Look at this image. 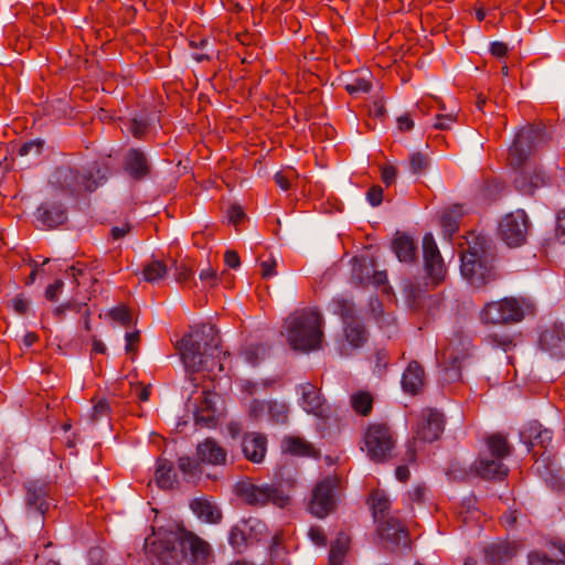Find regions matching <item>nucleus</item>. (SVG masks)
<instances>
[{
    "mask_svg": "<svg viewBox=\"0 0 565 565\" xmlns=\"http://www.w3.org/2000/svg\"><path fill=\"white\" fill-rule=\"evenodd\" d=\"M462 215L460 206H454L446 211L441 216V227L445 237H451L459 228L458 220Z\"/></svg>",
    "mask_w": 565,
    "mask_h": 565,
    "instance_id": "obj_34",
    "label": "nucleus"
},
{
    "mask_svg": "<svg viewBox=\"0 0 565 565\" xmlns=\"http://www.w3.org/2000/svg\"><path fill=\"white\" fill-rule=\"evenodd\" d=\"M529 564L530 565H565V561H554L552 558H548L545 554L534 552L529 555Z\"/></svg>",
    "mask_w": 565,
    "mask_h": 565,
    "instance_id": "obj_51",
    "label": "nucleus"
},
{
    "mask_svg": "<svg viewBox=\"0 0 565 565\" xmlns=\"http://www.w3.org/2000/svg\"><path fill=\"white\" fill-rule=\"evenodd\" d=\"M178 468L183 475L186 482H195L202 475L200 461H195L190 457H180L178 460Z\"/></svg>",
    "mask_w": 565,
    "mask_h": 565,
    "instance_id": "obj_36",
    "label": "nucleus"
},
{
    "mask_svg": "<svg viewBox=\"0 0 565 565\" xmlns=\"http://www.w3.org/2000/svg\"><path fill=\"white\" fill-rule=\"evenodd\" d=\"M193 271L190 265L182 263H174V278L178 282H183L190 279Z\"/></svg>",
    "mask_w": 565,
    "mask_h": 565,
    "instance_id": "obj_52",
    "label": "nucleus"
},
{
    "mask_svg": "<svg viewBox=\"0 0 565 565\" xmlns=\"http://www.w3.org/2000/svg\"><path fill=\"white\" fill-rule=\"evenodd\" d=\"M529 233V218L524 211L507 214L500 222L499 235L510 247L521 246Z\"/></svg>",
    "mask_w": 565,
    "mask_h": 565,
    "instance_id": "obj_13",
    "label": "nucleus"
},
{
    "mask_svg": "<svg viewBox=\"0 0 565 565\" xmlns=\"http://www.w3.org/2000/svg\"><path fill=\"white\" fill-rule=\"evenodd\" d=\"M228 541L235 551L241 552L243 547H245L247 544V536L245 534V531L241 529L238 525L234 526L231 530Z\"/></svg>",
    "mask_w": 565,
    "mask_h": 565,
    "instance_id": "obj_44",
    "label": "nucleus"
},
{
    "mask_svg": "<svg viewBox=\"0 0 565 565\" xmlns=\"http://www.w3.org/2000/svg\"><path fill=\"white\" fill-rule=\"evenodd\" d=\"M514 183L519 191H521L524 194H531L535 188H539L540 185L544 184V178L541 174H536L527 182L525 173L521 172L514 179Z\"/></svg>",
    "mask_w": 565,
    "mask_h": 565,
    "instance_id": "obj_40",
    "label": "nucleus"
},
{
    "mask_svg": "<svg viewBox=\"0 0 565 565\" xmlns=\"http://www.w3.org/2000/svg\"><path fill=\"white\" fill-rule=\"evenodd\" d=\"M364 447L369 458L376 462L387 460L395 446L393 434L384 424H373L366 429L363 438Z\"/></svg>",
    "mask_w": 565,
    "mask_h": 565,
    "instance_id": "obj_11",
    "label": "nucleus"
},
{
    "mask_svg": "<svg viewBox=\"0 0 565 565\" xmlns=\"http://www.w3.org/2000/svg\"><path fill=\"white\" fill-rule=\"evenodd\" d=\"M277 262L275 258L263 260L260 263L263 278H270L277 275L276 270Z\"/></svg>",
    "mask_w": 565,
    "mask_h": 565,
    "instance_id": "obj_58",
    "label": "nucleus"
},
{
    "mask_svg": "<svg viewBox=\"0 0 565 565\" xmlns=\"http://www.w3.org/2000/svg\"><path fill=\"white\" fill-rule=\"evenodd\" d=\"M216 395L203 392V398L194 414L195 423L202 427H213L216 424Z\"/></svg>",
    "mask_w": 565,
    "mask_h": 565,
    "instance_id": "obj_26",
    "label": "nucleus"
},
{
    "mask_svg": "<svg viewBox=\"0 0 565 565\" xmlns=\"http://www.w3.org/2000/svg\"><path fill=\"white\" fill-rule=\"evenodd\" d=\"M297 392L300 394V406L306 413L319 418H328L330 416V406L313 384L309 382L299 384Z\"/></svg>",
    "mask_w": 565,
    "mask_h": 565,
    "instance_id": "obj_16",
    "label": "nucleus"
},
{
    "mask_svg": "<svg viewBox=\"0 0 565 565\" xmlns=\"http://www.w3.org/2000/svg\"><path fill=\"white\" fill-rule=\"evenodd\" d=\"M167 273V265L162 260L152 259L145 266L142 276L146 281L156 282L162 279Z\"/></svg>",
    "mask_w": 565,
    "mask_h": 565,
    "instance_id": "obj_38",
    "label": "nucleus"
},
{
    "mask_svg": "<svg viewBox=\"0 0 565 565\" xmlns=\"http://www.w3.org/2000/svg\"><path fill=\"white\" fill-rule=\"evenodd\" d=\"M126 340V353L127 354H135L137 352V345L140 341V333L139 331L134 332H127L125 335Z\"/></svg>",
    "mask_w": 565,
    "mask_h": 565,
    "instance_id": "obj_53",
    "label": "nucleus"
},
{
    "mask_svg": "<svg viewBox=\"0 0 565 565\" xmlns=\"http://www.w3.org/2000/svg\"><path fill=\"white\" fill-rule=\"evenodd\" d=\"M53 182L71 194L83 191H94L106 179V173L97 164H92L87 170L79 174L70 167H60L56 169Z\"/></svg>",
    "mask_w": 565,
    "mask_h": 565,
    "instance_id": "obj_6",
    "label": "nucleus"
},
{
    "mask_svg": "<svg viewBox=\"0 0 565 565\" xmlns=\"http://www.w3.org/2000/svg\"><path fill=\"white\" fill-rule=\"evenodd\" d=\"M145 550L152 565H180L182 559L204 563L210 555L209 545L185 531L158 532L153 539H146Z\"/></svg>",
    "mask_w": 565,
    "mask_h": 565,
    "instance_id": "obj_1",
    "label": "nucleus"
},
{
    "mask_svg": "<svg viewBox=\"0 0 565 565\" xmlns=\"http://www.w3.org/2000/svg\"><path fill=\"white\" fill-rule=\"evenodd\" d=\"M444 430V416L436 409H425L416 428V438L423 441L436 440Z\"/></svg>",
    "mask_w": 565,
    "mask_h": 565,
    "instance_id": "obj_20",
    "label": "nucleus"
},
{
    "mask_svg": "<svg viewBox=\"0 0 565 565\" xmlns=\"http://www.w3.org/2000/svg\"><path fill=\"white\" fill-rule=\"evenodd\" d=\"M333 312L341 317L342 331L334 339V348L341 356H350L367 341L364 323L356 316L354 303L343 297L332 300Z\"/></svg>",
    "mask_w": 565,
    "mask_h": 565,
    "instance_id": "obj_5",
    "label": "nucleus"
},
{
    "mask_svg": "<svg viewBox=\"0 0 565 565\" xmlns=\"http://www.w3.org/2000/svg\"><path fill=\"white\" fill-rule=\"evenodd\" d=\"M110 413V406L106 399L97 401L92 409L90 420L93 423L99 420L103 417H107Z\"/></svg>",
    "mask_w": 565,
    "mask_h": 565,
    "instance_id": "obj_48",
    "label": "nucleus"
},
{
    "mask_svg": "<svg viewBox=\"0 0 565 565\" xmlns=\"http://www.w3.org/2000/svg\"><path fill=\"white\" fill-rule=\"evenodd\" d=\"M427 487L425 484H417L408 492V498L413 502L420 503L427 499Z\"/></svg>",
    "mask_w": 565,
    "mask_h": 565,
    "instance_id": "obj_54",
    "label": "nucleus"
},
{
    "mask_svg": "<svg viewBox=\"0 0 565 565\" xmlns=\"http://www.w3.org/2000/svg\"><path fill=\"white\" fill-rule=\"evenodd\" d=\"M236 493L247 504L253 507H264L267 503H273L278 508H285L290 501V498L274 484H257L250 480L238 482Z\"/></svg>",
    "mask_w": 565,
    "mask_h": 565,
    "instance_id": "obj_9",
    "label": "nucleus"
},
{
    "mask_svg": "<svg viewBox=\"0 0 565 565\" xmlns=\"http://www.w3.org/2000/svg\"><path fill=\"white\" fill-rule=\"evenodd\" d=\"M296 178L297 173L292 169L279 171L274 177L276 184L285 191L291 188V181Z\"/></svg>",
    "mask_w": 565,
    "mask_h": 565,
    "instance_id": "obj_46",
    "label": "nucleus"
},
{
    "mask_svg": "<svg viewBox=\"0 0 565 565\" xmlns=\"http://www.w3.org/2000/svg\"><path fill=\"white\" fill-rule=\"evenodd\" d=\"M51 486L41 480H32L25 483V507L29 513L32 511L43 515L49 509V495Z\"/></svg>",
    "mask_w": 565,
    "mask_h": 565,
    "instance_id": "obj_18",
    "label": "nucleus"
},
{
    "mask_svg": "<svg viewBox=\"0 0 565 565\" xmlns=\"http://www.w3.org/2000/svg\"><path fill=\"white\" fill-rule=\"evenodd\" d=\"M367 201L372 206H377L383 201V190L380 185L372 186L366 193Z\"/></svg>",
    "mask_w": 565,
    "mask_h": 565,
    "instance_id": "obj_57",
    "label": "nucleus"
},
{
    "mask_svg": "<svg viewBox=\"0 0 565 565\" xmlns=\"http://www.w3.org/2000/svg\"><path fill=\"white\" fill-rule=\"evenodd\" d=\"M374 521L381 522L387 519L391 501L384 491H375L370 498Z\"/></svg>",
    "mask_w": 565,
    "mask_h": 565,
    "instance_id": "obj_33",
    "label": "nucleus"
},
{
    "mask_svg": "<svg viewBox=\"0 0 565 565\" xmlns=\"http://www.w3.org/2000/svg\"><path fill=\"white\" fill-rule=\"evenodd\" d=\"M516 553V546L509 542H493L484 548L486 558L494 564L499 565L511 559Z\"/></svg>",
    "mask_w": 565,
    "mask_h": 565,
    "instance_id": "obj_27",
    "label": "nucleus"
},
{
    "mask_svg": "<svg viewBox=\"0 0 565 565\" xmlns=\"http://www.w3.org/2000/svg\"><path fill=\"white\" fill-rule=\"evenodd\" d=\"M467 244L461 253L460 271L471 286L480 288L495 279L492 244L480 235H472Z\"/></svg>",
    "mask_w": 565,
    "mask_h": 565,
    "instance_id": "obj_4",
    "label": "nucleus"
},
{
    "mask_svg": "<svg viewBox=\"0 0 565 565\" xmlns=\"http://www.w3.org/2000/svg\"><path fill=\"white\" fill-rule=\"evenodd\" d=\"M541 347L554 355H563L565 349V330L562 324H553L540 338Z\"/></svg>",
    "mask_w": 565,
    "mask_h": 565,
    "instance_id": "obj_24",
    "label": "nucleus"
},
{
    "mask_svg": "<svg viewBox=\"0 0 565 565\" xmlns=\"http://www.w3.org/2000/svg\"><path fill=\"white\" fill-rule=\"evenodd\" d=\"M36 218L47 228L56 227L63 224L66 218V210L61 203L44 202L36 210Z\"/></svg>",
    "mask_w": 565,
    "mask_h": 565,
    "instance_id": "obj_21",
    "label": "nucleus"
},
{
    "mask_svg": "<svg viewBox=\"0 0 565 565\" xmlns=\"http://www.w3.org/2000/svg\"><path fill=\"white\" fill-rule=\"evenodd\" d=\"M351 406L358 414L366 416L372 411L373 397L369 392L359 391L351 395Z\"/></svg>",
    "mask_w": 565,
    "mask_h": 565,
    "instance_id": "obj_37",
    "label": "nucleus"
},
{
    "mask_svg": "<svg viewBox=\"0 0 565 565\" xmlns=\"http://www.w3.org/2000/svg\"><path fill=\"white\" fill-rule=\"evenodd\" d=\"M218 332L212 324H201L185 334L179 345L180 356L189 372H213Z\"/></svg>",
    "mask_w": 565,
    "mask_h": 565,
    "instance_id": "obj_2",
    "label": "nucleus"
},
{
    "mask_svg": "<svg viewBox=\"0 0 565 565\" xmlns=\"http://www.w3.org/2000/svg\"><path fill=\"white\" fill-rule=\"evenodd\" d=\"M350 539L347 534L340 533L331 545L329 553V565H342L345 553L349 548Z\"/></svg>",
    "mask_w": 565,
    "mask_h": 565,
    "instance_id": "obj_35",
    "label": "nucleus"
},
{
    "mask_svg": "<svg viewBox=\"0 0 565 565\" xmlns=\"http://www.w3.org/2000/svg\"><path fill=\"white\" fill-rule=\"evenodd\" d=\"M267 408L273 420L278 424H285L287 422L288 408L286 404L274 401L267 404Z\"/></svg>",
    "mask_w": 565,
    "mask_h": 565,
    "instance_id": "obj_41",
    "label": "nucleus"
},
{
    "mask_svg": "<svg viewBox=\"0 0 565 565\" xmlns=\"http://www.w3.org/2000/svg\"><path fill=\"white\" fill-rule=\"evenodd\" d=\"M227 217L228 222L236 226L244 220L245 213L239 205H232L227 212Z\"/></svg>",
    "mask_w": 565,
    "mask_h": 565,
    "instance_id": "obj_59",
    "label": "nucleus"
},
{
    "mask_svg": "<svg viewBox=\"0 0 565 565\" xmlns=\"http://www.w3.org/2000/svg\"><path fill=\"white\" fill-rule=\"evenodd\" d=\"M109 318L122 327H129L132 323V316L125 306L113 308L108 311Z\"/></svg>",
    "mask_w": 565,
    "mask_h": 565,
    "instance_id": "obj_42",
    "label": "nucleus"
},
{
    "mask_svg": "<svg viewBox=\"0 0 565 565\" xmlns=\"http://www.w3.org/2000/svg\"><path fill=\"white\" fill-rule=\"evenodd\" d=\"M521 440L527 445L529 451L534 447L540 446L547 450L550 445L552 444L553 434L550 429L542 427L539 422H530L520 434ZM546 451H544L540 458L535 460L536 470L543 475L547 482H551L553 487H555L553 482V470L550 467V457H545Z\"/></svg>",
    "mask_w": 565,
    "mask_h": 565,
    "instance_id": "obj_10",
    "label": "nucleus"
},
{
    "mask_svg": "<svg viewBox=\"0 0 565 565\" xmlns=\"http://www.w3.org/2000/svg\"><path fill=\"white\" fill-rule=\"evenodd\" d=\"M487 340L493 348H501L503 351H508L513 345L511 337L507 333L493 332L487 337Z\"/></svg>",
    "mask_w": 565,
    "mask_h": 565,
    "instance_id": "obj_45",
    "label": "nucleus"
},
{
    "mask_svg": "<svg viewBox=\"0 0 565 565\" xmlns=\"http://www.w3.org/2000/svg\"><path fill=\"white\" fill-rule=\"evenodd\" d=\"M191 509L200 519L205 522L217 523L222 518L221 511L216 508V505L207 500H193L191 502Z\"/></svg>",
    "mask_w": 565,
    "mask_h": 565,
    "instance_id": "obj_32",
    "label": "nucleus"
},
{
    "mask_svg": "<svg viewBox=\"0 0 565 565\" xmlns=\"http://www.w3.org/2000/svg\"><path fill=\"white\" fill-rule=\"evenodd\" d=\"M461 340L451 341L443 351L441 359L445 363L440 380L443 383H452L461 379L462 361L468 356V348Z\"/></svg>",
    "mask_w": 565,
    "mask_h": 565,
    "instance_id": "obj_14",
    "label": "nucleus"
},
{
    "mask_svg": "<svg viewBox=\"0 0 565 565\" xmlns=\"http://www.w3.org/2000/svg\"><path fill=\"white\" fill-rule=\"evenodd\" d=\"M353 277L362 285L373 284L376 287L384 286L387 281L386 271L375 270L373 264H360L358 268L354 267Z\"/></svg>",
    "mask_w": 565,
    "mask_h": 565,
    "instance_id": "obj_29",
    "label": "nucleus"
},
{
    "mask_svg": "<svg viewBox=\"0 0 565 565\" xmlns=\"http://www.w3.org/2000/svg\"><path fill=\"white\" fill-rule=\"evenodd\" d=\"M130 134H132L137 138H141L147 131V124L143 120L132 119L128 124V128Z\"/></svg>",
    "mask_w": 565,
    "mask_h": 565,
    "instance_id": "obj_56",
    "label": "nucleus"
},
{
    "mask_svg": "<svg viewBox=\"0 0 565 565\" xmlns=\"http://www.w3.org/2000/svg\"><path fill=\"white\" fill-rule=\"evenodd\" d=\"M532 306L524 299L507 297L499 301L488 302L481 310V319L493 324L520 322Z\"/></svg>",
    "mask_w": 565,
    "mask_h": 565,
    "instance_id": "obj_8",
    "label": "nucleus"
},
{
    "mask_svg": "<svg viewBox=\"0 0 565 565\" xmlns=\"http://www.w3.org/2000/svg\"><path fill=\"white\" fill-rule=\"evenodd\" d=\"M63 286L64 282L61 279H57L52 285H49L47 288L45 289V298L50 301H55Z\"/></svg>",
    "mask_w": 565,
    "mask_h": 565,
    "instance_id": "obj_60",
    "label": "nucleus"
},
{
    "mask_svg": "<svg viewBox=\"0 0 565 565\" xmlns=\"http://www.w3.org/2000/svg\"><path fill=\"white\" fill-rule=\"evenodd\" d=\"M489 456L483 455L476 462V471L484 479H502L508 475V467L502 460L510 455L507 438L494 434L487 439Z\"/></svg>",
    "mask_w": 565,
    "mask_h": 565,
    "instance_id": "obj_7",
    "label": "nucleus"
},
{
    "mask_svg": "<svg viewBox=\"0 0 565 565\" xmlns=\"http://www.w3.org/2000/svg\"><path fill=\"white\" fill-rule=\"evenodd\" d=\"M242 450L246 459L259 463L266 455L267 439L258 433L246 434L242 441Z\"/></svg>",
    "mask_w": 565,
    "mask_h": 565,
    "instance_id": "obj_22",
    "label": "nucleus"
},
{
    "mask_svg": "<svg viewBox=\"0 0 565 565\" xmlns=\"http://www.w3.org/2000/svg\"><path fill=\"white\" fill-rule=\"evenodd\" d=\"M540 135L541 129L534 126L523 128L516 135L514 142L509 150L510 161L514 168H520L525 163L532 152V149L535 147Z\"/></svg>",
    "mask_w": 565,
    "mask_h": 565,
    "instance_id": "obj_15",
    "label": "nucleus"
},
{
    "mask_svg": "<svg viewBox=\"0 0 565 565\" xmlns=\"http://www.w3.org/2000/svg\"><path fill=\"white\" fill-rule=\"evenodd\" d=\"M376 531L381 541L388 548H394L399 545H407V531L405 526L394 516H390L384 521L377 522Z\"/></svg>",
    "mask_w": 565,
    "mask_h": 565,
    "instance_id": "obj_19",
    "label": "nucleus"
},
{
    "mask_svg": "<svg viewBox=\"0 0 565 565\" xmlns=\"http://www.w3.org/2000/svg\"><path fill=\"white\" fill-rule=\"evenodd\" d=\"M428 166L426 156L420 152H415L409 158V167L414 174L420 173Z\"/></svg>",
    "mask_w": 565,
    "mask_h": 565,
    "instance_id": "obj_50",
    "label": "nucleus"
},
{
    "mask_svg": "<svg viewBox=\"0 0 565 565\" xmlns=\"http://www.w3.org/2000/svg\"><path fill=\"white\" fill-rule=\"evenodd\" d=\"M154 481L162 490L172 489L177 483V473L173 465L168 459H158L154 472Z\"/></svg>",
    "mask_w": 565,
    "mask_h": 565,
    "instance_id": "obj_30",
    "label": "nucleus"
},
{
    "mask_svg": "<svg viewBox=\"0 0 565 565\" xmlns=\"http://www.w3.org/2000/svg\"><path fill=\"white\" fill-rule=\"evenodd\" d=\"M393 249L399 262L409 263L415 258L416 244L411 236L399 234L393 241Z\"/></svg>",
    "mask_w": 565,
    "mask_h": 565,
    "instance_id": "obj_31",
    "label": "nucleus"
},
{
    "mask_svg": "<svg viewBox=\"0 0 565 565\" xmlns=\"http://www.w3.org/2000/svg\"><path fill=\"white\" fill-rule=\"evenodd\" d=\"M200 279L202 281H206L210 284V286H215L218 281L217 273L212 267H207L205 269H202L200 271Z\"/></svg>",
    "mask_w": 565,
    "mask_h": 565,
    "instance_id": "obj_62",
    "label": "nucleus"
},
{
    "mask_svg": "<svg viewBox=\"0 0 565 565\" xmlns=\"http://www.w3.org/2000/svg\"><path fill=\"white\" fill-rule=\"evenodd\" d=\"M282 448L292 455L310 456L311 445L299 437H288L284 440Z\"/></svg>",
    "mask_w": 565,
    "mask_h": 565,
    "instance_id": "obj_39",
    "label": "nucleus"
},
{
    "mask_svg": "<svg viewBox=\"0 0 565 565\" xmlns=\"http://www.w3.org/2000/svg\"><path fill=\"white\" fill-rule=\"evenodd\" d=\"M556 235L565 242V210L557 215Z\"/></svg>",
    "mask_w": 565,
    "mask_h": 565,
    "instance_id": "obj_64",
    "label": "nucleus"
},
{
    "mask_svg": "<svg viewBox=\"0 0 565 565\" xmlns=\"http://www.w3.org/2000/svg\"><path fill=\"white\" fill-rule=\"evenodd\" d=\"M244 356L250 364H256L260 356L265 354V348L259 344H250L244 350Z\"/></svg>",
    "mask_w": 565,
    "mask_h": 565,
    "instance_id": "obj_49",
    "label": "nucleus"
},
{
    "mask_svg": "<svg viewBox=\"0 0 565 565\" xmlns=\"http://www.w3.org/2000/svg\"><path fill=\"white\" fill-rule=\"evenodd\" d=\"M308 535L317 546H324L327 543V536L319 526H311L308 531Z\"/></svg>",
    "mask_w": 565,
    "mask_h": 565,
    "instance_id": "obj_55",
    "label": "nucleus"
},
{
    "mask_svg": "<svg viewBox=\"0 0 565 565\" xmlns=\"http://www.w3.org/2000/svg\"><path fill=\"white\" fill-rule=\"evenodd\" d=\"M11 307L17 313L22 315L26 311L29 302L21 295H19L11 300Z\"/></svg>",
    "mask_w": 565,
    "mask_h": 565,
    "instance_id": "obj_63",
    "label": "nucleus"
},
{
    "mask_svg": "<svg viewBox=\"0 0 565 565\" xmlns=\"http://www.w3.org/2000/svg\"><path fill=\"white\" fill-rule=\"evenodd\" d=\"M322 322V317L317 310H297L285 320L281 334L295 351L318 350L323 338Z\"/></svg>",
    "mask_w": 565,
    "mask_h": 565,
    "instance_id": "obj_3",
    "label": "nucleus"
},
{
    "mask_svg": "<svg viewBox=\"0 0 565 565\" xmlns=\"http://www.w3.org/2000/svg\"><path fill=\"white\" fill-rule=\"evenodd\" d=\"M41 149H42V143L40 141H30V142L23 143L19 148V154L20 156H28L31 152H34V153L39 154L41 152Z\"/></svg>",
    "mask_w": 565,
    "mask_h": 565,
    "instance_id": "obj_61",
    "label": "nucleus"
},
{
    "mask_svg": "<svg viewBox=\"0 0 565 565\" xmlns=\"http://www.w3.org/2000/svg\"><path fill=\"white\" fill-rule=\"evenodd\" d=\"M196 457L202 463L223 465L226 461V451L215 440L207 438L198 445Z\"/></svg>",
    "mask_w": 565,
    "mask_h": 565,
    "instance_id": "obj_23",
    "label": "nucleus"
},
{
    "mask_svg": "<svg viewBox=\"0 0 565 565\" xmlns=\"http://www.w3.org/2000/svg\"><path fill=\"white\" fill-rule=\"evenodd\" d=\"M424 385V370L417 362H411L403 373L402 386L409 394H417Z\"/></svg>",
    "mask_w": 565,
    "mask_h": 565,
    "instance_id": "obj_28",
    "label": "nucleus"
},
{
    "mask_svg": "<svg viewBox=\"0 0 565 565\" xmlns=\"http://www.w3.org/2000/svg\"><path fill=\"white\" fill-rule=\"evenodd\" d=\"M340 486L338 477H327L313 489L309 511L317 518L327 516L335 505V494Z\"/></svg>",
    "mask_w": 565,
    "mask_h": 565,
    "instance_id": "obj_12",
    "label": "nucleus"
},
{
    "mask_svg": "<svg viewBox=\"0 0 565 565\" xmlns=\"http://www.w3.org/2000/svg\"><path fill=\"white\" fill-rule=\"evenodd\" d=\"M125 169L132 179L141 180L149 174L150 166L142 151L129 149L126 154Z\"/></svg>",
    "mask_w": 565,
    "mask_h": 565,
    "instance_id": "obj_25",
    "label": "nucleus"
},
{
    "mask_svg": "<svg viewBox=\"0 0 565 565\" xmlns=\"http://www.w3.org/2000/svg\"><path fill=\"white\" fill-rule=\"evenodd\" d=\"M372 85L366 77H355L345 85V89L351 95L370 92Z\"/></svg>",
    "mask_w": 565,
    "mask_h": 565,
    "instance_id": "obj_43",
    "label": "nucleus"
},
{
    "mask_svg": "<svg viewBox=\"0 0 565 565\" xmlns=\"http://www.w3.org/2000/svg\"><path fill=\"white\" fill-rule=\"evenodd\" d=\"M457 120V115L452 111L447 114H437L435 117L434 128L438 130H448Z\"/></svg>",
    "mask_w": 565,
    "mask_h": 565,
    "instance_id": "obj_47",
    "label": "nucleus"
},
{
    "mask_svg": "<svg viewBox=\"0 0 565 565\" xmlns=\"http://www.w3.org/2000/svg\"><path fill=\"white\" fill-rule=\"evenodd\" d=\"M423 255L428 276L439 282L444 279L446 268L433 234L427 233L423 237Z\"/></svg>",
    "mask_w": 565,
    "mask_h": 565,
    "instance_id": "obj_17",
    "label": "nucleus"
}]
</instances>
